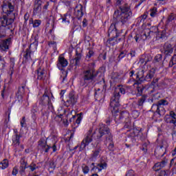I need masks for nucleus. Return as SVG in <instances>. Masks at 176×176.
<instances>
[{"instance_id": "obj_56", "label": "nucleus", "mask_w": 176, "mask_h": 176, "mask_svg": "<svg viewBox=\"0 0 176 176\" xmlns=\"http://www.w3.org/2000/svg\"><path fill=\"white\" fill-rule=\"evenodd\" d=\"M30 19V14L29 13H26L25 15H24V19H25V21H28V19Z\"/></svg>"}, {"instance_id": "obj_4", "label": "nucleus", "mask_w": 176, "mask_h": 176, "mask_svg": "<svg viewBox=\"0 0 176 176\" xmlns=\"http://www.w3.org/2000/svg\"><path fill=\"white\" fill-rule=\"evenodd\" d=\"M94 63H89L88 69L83 72V76L80 80V86H85L86 87L89 85L90 80H94L97 74L94 69Z\"/></svg>"}, {"instance_id": "obj_27", "label": "nucleus", "mask_w": 176, "mask_h": 176, "mask_svg": "<svg viewBox=\"0 0 176 176\" xmlns=\"http://www.w3.org/2000/svg\"><path fill=\"white\" fill-rule=\"evenodd\" d=\"M41 104L42 105H46V104H49L50 105V98L49 97V96H47V94H44L41 98Z\"/></svg>"}, {"instance_id": "obj_31", "label": "nucleus", "mask_w": 176, "mask_h": 176, "mask_svg": "<svg viewBox=\"0 0 176 176\" xmlns=\"http://www.w3.org/2000/svg\"><path fill=\"white\" fill-rule=\"evenodd\" d=\"M30 24H33L34 28H36L37 27L40 26L42 23V21L39 19H36L33 21L32 19H30Z\"/></svg>"}, {"instance_id": "obj_14", "label": "nucleus", "mask_w": 176, "mask_h": 176, "mask_svg": "<svg viewBox=\"0 0 176 176\" xmlns=\"http://www.w3.org/2000/svg\"><path fill=\"white\" fill-rule=\"evenodd\" d=\"M151 110L153 111V112H156V113H158L160 116H164V115L166 114V109L163 106L153 104Z\"/></svg>"}, {"instance_id": "obj_12", "label": "nucleus", "mask_w": 176, "mask_h": 176, "mask_svg": "<svg viewBox=\"0 0 176 176\" xmlns=\"http://www.w3.org/2000/svg\"><path fill=\"white\" fill-rule=\"evenodd\" d=\"M10 43H12L11 38L0 40V52L1 53H6V52L9 50V46H10Z\"/></svg>"}, {"instance_id": "obj_26", "label": "nucleus", "mask_w": 176, "mask_h": 176, "mask_svg": "<svg viewBox=\"0 0 176 176\" xmlns=\"http://www.w3.org/2000/svg\"><path fill=\"white\" fill-rule=\"evenodd\" d=\"M21 135L16 133L15 135L12 137V145L14 148H19L20 146V138Z\"/></svg>"}, {"instance_id": "obj_41", "label": "nucleus", "mask_w": 176, "mask_h": 176, "mask_svg": "<svg viewBox=\"0 0 176 176\" xmlns=\"http://www.w3.org/2000/svg\"><path fill=\"white\" fill-rule=\"evenodd\" d=\"M159 78H153L151 82V86H153L154 87H156V86L158 87V86H160L158 83Z\"/></svg>"}, {"instance_id": "obj_43", "label": "nucleus", "mask_w": 176, "mask_h": 176, "mask_svg": "<svg viewBox=\"0 0 176 176\" xmlns=\"http://www.w3.org/2000/svg\"><path fill=\"white\" fill-rule=\"evenodd\" d=\"M100 152H101V148L98 147V148L94 152L92 157H97V156L100 155Z\"/></svg>"}, {"instance_id": "obj_35", "label": "nucleus", "mask_w": 176, "mask_h": 176, "mask_svg": "<svg viewBox=\"0 0 176 176\" xmlns=\"http://www.w3.org/2000/svg\"><path fill=\"white\" fill-rule=\"evenodd\" d=\"M107 166H108L107 162L101 161L100 163L98 164V167L100 168H98V171H101L102 170H104V168H107Z\"/></svg>"}, {"instance_id": "obj_64", "label": "nucleus", "mask_w": 176, "mask_h": 176, "mask_svg": "<svg viewBox=\"0 0 176 176\" xmlns=\"http://www.w3.org/2000/svg\"><path fill=\"white\" fill-rule=\"evenodd\" d=\"M124 56H126V54H125L124 52H121V53L120 54L118 58H123V57H124Z\"/></svg>"}, {"instance_id": "obj_17", "label": "nucleus", "mask_w": 176, "mask_h": 176, "mask_svg": "<svg viewBox=\"0 0 176 176\" xmlns=\"http://www.w3.org/2000/svg\"><path fill=\"white\" fill-rule=\"evenodd\" d=\"M153 58L152 56H151V54H145L142 56L139 60V63L140 64H144V65H146V64H148V63L151 62Z\"/></svg>"}, {"instance_id": "obj_24", "label": "nucleus", "mask_w": 176, "mask_h": 176, "mask_svg": "<svg viewBox=\"0 0 176 176\" xmlns=\"http://www.w3.org/2000/svg\"><path fill=\"white\" fill-rule=\"evenodd\" d=\"M163 146H160L156 148L155 150V156H156V157H163V156H164L166 151L163 150Z\"/></svg>"}, {"instance_id": "obj_19", "label": "nucleus", "mask_w": 176, "mask_h": 176, "mask_svg": "<svg viewBox=\"0 0 176 176\" xmlns=\"http://www.w3.org/2000/svg\"><path fill=\"white\" fill-rule=\"evenodd\" d=\"M162 53H164L165 56H170V54L173 53V47L171 46V44L166 43L164 45Z\"/></svg>"}, {"instance_id": "obj_52", "label": "nucleus", "mask_w": 176, "mask_h": 176, "mask_svg": "<svg viewBox=\"0 0 176 176\" xmlns=\"http://www.w3.org/2000/svg\"><path fill=\"white\" fill-rule=\"evenodd\" d=\"M126 176H135V173L133 170H129Z\"/></svg>"}, {"instance_id": "obj_39", "label": "nucleus", "mask_w": 176, "mask_h": 176, "mask_svg": "<svg viewBox=\"0 0 176 176\" xmlns=\"http://www.w3.org/2000/svg\"><path fill=\"white\" fill-rule=\"evenodd\" d=\"M168 102H167V100H160V101L157 102L156 104H154V105H157L158 107H163L164 105H168Z\"/></svg>"}, {"instance_id": "obj_34", "label": "nucleus", "mask_w": 176, "mask_h": 176, "mask_svg": "<svg viewBox=\"0 0 176 176\" xmlns=\"http://www.w3.org/2000/svg\"><path fill=\"white\" fill-rule=\"evenodd\" d=\"M128 141L129 144H126V146L127 148L130 147V146H133V145H134V144H135V138H134V137H130L128 138Z\"/></svg>"}, {"instance_id": "obj_22", "label": "nucleus", "mask_w": 176, "mask_h": 176, "mask_svg": "<svg viewBox=\"0 0 176 176\" xmlns=\"http://www.w3.org/2000/svg\"><path fill=\"white\" fill-rule=\"evenodd\" d=\"M166 163H168L167 160H164L162 161L161 162H157L153 167V170H154V171H159L160 170H162V168H163V167H164V166H166Z\"/></svg>"}, {"instance_id": "obj_23", "label": "nucleus", "mask_w": 176, "mask_h": 176, "mask_svg": "<svg viewBox=\"0 0 176 176\" xmlns=\"http://www.w3.org/2000/svg\"><path fill=\"white\" fill-rule=\"evenodd\" d=\"M82 59V54L78 53L76 51V56L74 59L71 60V64H74V65L78 66L80 64V60Z\"/></svg>"}, {"instance_id": "obj_5", "label": "nucleus", "mask_w": 176, "mask_h": 176, "mask_svg": "<svg viewBox=\"0 0 176 176\" xmlns=\"http://www.w3.org/2000/svg\"><path fill=\"white\" fill-rule=\"evenodd\" d=\"M120 93L121 94H126V87H120L116 89L110 102V106L112 108H116L120 105Z\"/></svg>"}, {"instance_id": "obj_10", "label": "nucleus", "mask_w": 176, "mask_h": 176, "mask_svg": "<svg viewBox=\"0 0 176 176\" xmlns=\"http://www.w3.org/2000/svg\"><path fill=\"white\" fill-rule=\"evenodd\" d=\"M164 120L166 123L173 124L174 127H176V113L174 111H170L169 114L165 116Z\"/></svg>"}, {"instance_id": "obj_13", "label": "nucleus", "mask_w": 176, "mask_h": 176, "mask_svg": "<svg viewBox=\"0 0 176 176\" xmlns=\"http://www.w3.org/2000/svg\"><path fill=\"white\" fill-rule=\"evenodd\" d=\"M38 148L40 149H43L45 153H47L50 148H52L51 146L47 145V142L45 140V138H41L38 142Z\"/></svg>"}, {"instance_id": "obj_53", "label": "nucleus", "mask_w": 176, "mask_h": 176, "mask_svg": "<svg viewBox=\"0 0 176 176\" xmlns=\"http://www.w3.org/2000/svg\"><path fill=\"white\" fill-rule=\"evenodd\" d=\"M27 162H25V160L24 158H22L21 160V166H25V167H27Z\"/></svg>"}, {"instance_id": "obj_20", "label": "nucleus", "mask_w": 176, "mask_h": 176, "mask_svg": "<svg viewBox=\"0 0 176 176\" xmlns=\"http://www.w3.org/2000/svg\"><path fill=\"white\" fill-rule=\"evenodd\" d=\"M130 114L127 111H122L120 113V120L123 122L124 123H128L130 122Z\"/></svg>"}, {"instance_id": "obj_16", "label": "nucleus", "mask_w": 176, "mask_h": 176, "mask_svg": "<svg viewBox=\"0 0 176 176\" xmlns=\"http://www.w3.org/2000/svg\"><path fill=\"white\" fill-rule=\"evenodd\" d=\"M25 91V85H21V87H19L18 89V91L16 94V98H17V100L19 102H21L23 101V96H24V93Z\"/></svg>"}, {"instance_id": "obj_49", "label": "nucleus", "mask_w": 176, "mask_h": 176, "mask_svg": "<svg viewBox=\"0 0 176 176\" xmlns=\"http://www.w3.org/2000/svg\"><path fill=\"white\" fill-rule=\"evenodd\" d=\"M25 168H28V166H20L19 167V173L23 175L25 172Z\"/></svg>"}, {"instance_id": "obj_2", "label": "nucleus", "mask_w": 176, "mask_h": 176, "mask_svg": "<svg viewBox=\"0 0 176 176\" xmlns=\"http://www.w3.org/2000/svg\"><path fill=\"white\" fill-rule=\"evenodd\" d=\"M94 134H96V140L98 141H109L110 143L108 146V149L113 151L114 145L112 143V134L107 125L100 123L98 130Z\"/></svg>"}, {"instance_id": "obj_29", "label": "nucleus", "mask_w": 176, "mask_h": 176, "mask_svg": "<svg viewBox=\"0 0 176 176\" xmlns=\"http://www.w3.org/2000/svg\"><path fill=\"white\" fill-rule=\"evenodd\" d=\"M73 17L71 16V13L70 12H67L64 16L62 18L63 21L65 23H69L71 20H73Z\"/></svg>"}, {"instance_id": "obj_45", "label": "nucleus", "mask_w": 176, "mask_h": 176, "mask_svg": "<svg viewBox=\"0 0 176 176\" xmlns=\"http://www.w3.org/2000/svg\"><path fill=\"white\" fill-rule=\"evenodd\" d=\"M137 91V97H140V96H142V91H144V88L141 87H138Z\"/></svg>"}, {"instance_id": "obj_59", "label": "nucleus", "mask_w": 176, "mask_h": 176, "mask_svg": "<svg viewBox=\"0 0 176 176\" xmlns=\"http://www.w3.org/2000/svg\"><path fill=\"white\" fill-rule=\"evenodd\" d=\"M131 57H135V50H131L129 53Z\"/></svg>"}, {"instance_id": "obj_40", "label": "nucleus", "mask_w": 176, "mask_h": 176, "mask_svg": "<svg viewBox=\"0 0 176 176\" xmlns=\"http://www.w3.org/2000/svg\"><path fill=\"white\" fill-rule=\"evenodd\" d=\"M28 168H30V170L31 171H35V169L38 168V166H36V164L32 162L30 164V166H27Z\"/></svg>"}, {"instance_id": "obj_9", "label": "nucleus", "mask_w": 176, "mask_h": 176, "mask_svg": "<svg viewBox=\"0 0 176 176\" xmlns=\"http://www.w3.org/2000/svg\"><path fill=\"white\" fill-rule=\"evenodd\" d=\"M151 30L148 28L145 29L141 34H136L134 36V39L135 42H141V41H146V39H149L151 38Z\"/></svg>"}, {"instance_id": "obj_63", "label": "nucleus", "mask_w": 176, "mask_h": 176, "mask_svg": "<svg viewBox=\"0 0 176 176\" xmlns=\"http://www.w3.org/2000/svg\"><path fill=\"white\" fill-rule=\"evenodd\" d=\"M51 148L53 149V152H56L57 151V146H56V144H54Z\"/></svg>"}, {"instance_id": "obj_3", "label": "nucleus", "mask_w": 176, "mask_h": 176, "mask_svg": "<svg viewBox=\"0 0 176 176\" xmlns=\"http://www.w3.org/2000/svg\"><path fill=\"white\" fill-rule=\"evenodd\" d=\"M120 10H116L113 14V19H116V21L122 23V24H126L131 16H133V12L130 10V6L127 4L120 7Z\"/></svg>"}, {"instance_id": "obj_47", "label": "nucleus", "mask_w": 176, "mask_h": 176, "mask_svg": "<svg viewBox=\"0 0 176 176\" xmlns=\"http://www.w3.org/2000/svg\"><path fill=\"white\" fill-rule=\"evenodd\" d=\"M174 19H175V17H174V15L173 14L169 15L166 22V25L170 24V23H171V21H173Z\"/></svg>"}, {"instance_id": "obj_1", "label": "nucleus", "mask_w": 176, "mask_h": 176, "mask_svg": "<svg viewBox=\"0 0 176 176\" xmlns=\"http://www.w3.org/2000/svg\"><path fill=\"white\" fill-rule=\"evenodd\" d=\"M6 9V6H3V12L7 14L8 16L3 15V17L0 18V40L3 39L6 37V30H10V32H14V27L13 23H14V19H16V13L13 12L14 7L11 3H8Z\"/></svg>"}, {"instance_id": "obj_46", "label": "nucleus", "mask_w": 176, "mask_h": 176, "mask_svg": "<svg viewBox=\"0 0 176 176\" xmlns=\"http://www.w3.org/2000/svg\"><path fill=\"white\" fill-rule=\"evenodd\" d=\"M93 56H94V52H93V50H89L88 52V53L87 54L86 59L89 60V58H91V57H93Z\"/></svg>"}, {"instance_id": "obj_11", "label": "nucleus", "mask_w": 176, "mask_h": 176, "mask_svg": "<svg viewBox=\"0 0 176 176\" xmlns=\"http://www.w3.org/2000/svg\"><path fill=\"white\" fill-rule=\"evenodd\" d=\"M93 135H94V133H92L91 131H89L87 133L86 137L83 139V140L81 142V145L80 146V151H83L90 142L93 141Z\"/></svg>"}, {"instance_id": "obj_50", "label": "nucleus", "mask_w": 176, "mask_h": 176, "mask_svg": "<svg viewBox=\"0 0 176 176\" xmlns=\"http://www.w3.org/2000/svg\"><path fill=\"white\" fill-rule=\"evenodd\" d=\"M21 127L27 126V123H25V117L22 118V120H21Z\"/></svg>"}, {"instance_id": "obj_61", "label": "nucleus", "mask_w": 176, "mask_h": 176, "mask_svg": "<svg viewBox=\"0 0 176 176\" xmlns=\"http://www.w3.org/2000/svg\"><path fill=\"white\" fill-rule=\"evenodd\" d=\"M167 175V173L165 172V170H161L160 173V176H166Z\"/></svg>"}, {"instance_id": "obj_8", "label": "nucleus", "mask_w": 176, "mask_h": 176, "mask_svg": "<svg viewBox=\"0 0 176 176\" xmlns=\"http://www.w3.org/2000/svg\"><path fill=\"white\" fill-rule=\"evenodd\" d=\"M155 74H156V70L154 68H152L147 72L145 77H140V75L137 74L136 78L137 79H138L139 83H141V82H144V80H146V82H151V80H152V79L155 78Z\"/></svg>"}, {"instance_id": "obj_28", "label": "nucleus", "mask_w": 176, "mask_h": 176, "mask_svg": "<svg viewBox=\"0 0 176 176\" xmlns=\"http://www.w3.org/2000/svg\"><path fill=\"white\" fill-rule=\"evenodd\" d=\"M41 10H42V4L34 3L33 14H38V13H41Z\"/></svg>"}, {"instance_id": "obj_18", "label": "nucleus", "mask_w": 176, "mask_h": 176, "mask_svg": "<svg viewBox=\"0 0 176 176\" xmlns=\"http://www.w3.org/2000/svg\"><path fill=\"white\" fill-rule=\"evenodd\" d=\"M67 65H68V60H67V59H65V58L63 56H59L57 63V67L58 69L62 70L63 68L67 67Z\"/></svg>"}, {"instance_id": "obj_60", "label": "nucleus", "mask_w": 176, "mask_h": 176, "mask_svg": "<svg viewBox=\"0 0 176 176\" xmlns=\"http://www.w3.org/2000/svg\"><path fill=\"white\" fill-rule=\"evenodd\" d=\"M80 120H82V117H78V118L76 120V123H77V124H80Z\"/></svg>"}, {"instance_id": "obj_37", "label": "nucleus", "mask_w": 176, "mask_h": 176, "mask_svg": "<svg viewBox=\"0 0 176 176\" xmlns=\"http://www.w3.org/2000/svg\"><path fill=\"white\" fill-rule=\"evenodd\" d=\"M6 67V61H5V58L3 56H0V69H3Z\"/></svg>"}, {"instance_id": "obj_15", "label": "nucleus", "mask_w": 176, "mask_h": 176, "mask_svg": "<svg viewBox=\"0 0 176 176\" xmlns=\"http://www.w3.org/2000/svg\"><path fill=\"white\" fill-rule=\"evenodd\" d=\"M74 14L77 19H82L83 16V6L81 4L78 5L74 10Z\"/></svg>"}, {"instance_id": "obj_6", "label": "nucleus", "mask_w": 176, "mask_h": 176, "mask_svg": "<svg viewBox=\"0 0 176 176\" xmlns=\"http://www.w3.org/2000/svg\"><path fill=\"white\" fill-rule=\"evenodd\" d=\"M108 32L110 38L107 41V45L115 46V45H117L118 43V40H116V38L119 36L118 29H116V24L112 23L109 28Z\"/></svg>"}, {"instance_id": "obj_57", "label": "nucleus", "mask_w": 176, "mask_h": 176, "mask_svg": "<svg viewBox=\"0 0 176 176\" xmlns=\"http://www.w3.org/2000/svg\"><path fill=\"white\" fill-rule=\"evenodd\" d=\"M53 45L54 47H56V46L57 45V43H56V41H51L49 43V46H52Z\"/></svg>"}, {"instance_id": "obj_54", "label": "nucleus", "mask_w": 176, "mask_h": 176, "mask_svg": "<svg viewBox=\"0 0 176 176\" xmlns=\"http://www.w3.org/2000/svg\"><path fill=\"white\" fill-rule=\"evenodd\" d=\"M159 37L162 39H163V38H166V30H162V32L160 33V36Z\"/></svg>"}, {"instance_id": "obj_7", "label": "nucleus", "mask_w": 176, "mask_h": 176, "mask_svg": "<svg viewBox=\"0 0 176 176\" xmlns=\"http://www.w3.org/2000/svg\"><path fill=\"white\" fill-rule=\"evenodd\" d=\"M33 41H34L30 44L29 48L26 49L24 52L23 57L25 58V61H28L30 59L32 61V58H31V53H32V52H35L36 49H38V38L34 37Z\"/></svg>"}, {"instance_id": "obj_62", "label": "nucleus", "mask_w": 176, "mask_h": 176, "mask_svg": "<svg viewBox=\"0 0 176 176\" xmlns=\"http://www.w3.org/2000/svg\"><path fill=\"white\" fill-rule=\"evenodd\" d=\"M172 137H173V141H176V131H175L172 133Z\"/></svg>"}, {"instance_id": "obj_21", "label": "nucleus", "mask_w": 176, "mask_h": 176, "mask_svg": "<svg viewBox=\"0 0 176 176\" xmlns=\"http://www.w3.org/2000/svg\"><path fill=\"white\" fill-rule=\"evenodd\" d=\"M37 79L39 80H43L46 76V70L43 67H39L36 71Z\"/></svg>"}, {"instance_id": "obj_36", "label": "nucleus", "mask_w": 176, "mask_h": 176, "mask_svg": "<svg viewBox=\"0 0 176 176\" xmlns=\"http://www.w3.org/2000/svg\"><path fill=\"white\" fill-rule=\"evenodd\" d=\"M150 12L151 17H156V16H157V8L156 7L151 8Z\"/></svg>"}, {"instance_id": "obj_38", "label": "nucleus", "mask_w": 176, "mask_h": 176, "mask_svg": "<svg viewBox=\"0 0 176 176\" xmlns=\"http://www.w3.org/2000/svg\"><path fill=\"white\" fill-rule=\"evenodd\" d=\"M148 17V12H144V14L141 15L139 18L138 20L140 23H144L145 20H146Z\"/></svg>"}, {"instance_id": "obj_44", "label": "nucleus", "mask_w": 176, "mask_h": 176, "mask_svg": "<svg viewBox=\"0 0 176 176\" xmlns=\"http://www.w3.org/2000/svg\"><path fill=\"white\" fill-rule=\"evenodd\" d=\"M72 113H74V110H72L69 114H67V120H68V118H69V122H72V120H74V118H75V116H74Z\"/></svg>"}, {"instance_id": "obj_48", "label": "nucleus", "mask_w": 176, "mask_h": 176, "mask_svg": "<svg viewBox=\"0 0 176 176\" xmlns=\"http://www.w3.org/2000/svg\"><path fill=\"white\" fill-rule=\"evenodd\" d=\"M82 171H83L84 174H87L89 173V171H90L89 166H87L85 164H82Z\"/></svg>"}, {"instance_id": "obj_30", "label": "nucleus", "mask_w": 176, "mask_h": 176, "mask_svg": "<svg viewBox=\"0 0 176 176\" xmlns=\"http://www.w3.org/2000/svg\"><path fill=\"white\" fill-rule=\"evenodd\" d=\"M8 167H9V161L7 159H4L0 162V168H1V170H5V168H8Z\"/></svg>"}, {"instance_id": "obj_33", "label": "nucleus", "mask_w": 176, "mask_h": 176, "mask_svg": "<svg viewBox=\"0 0 176 176\" xmlns=\"http://www.w3.org/2000/svg\"><path fill=\"white\" fill-rule=\"evenodd\" d=\"M147 98H148V95L142 96V97L138 102V105H139V107H142L144 105V102H145Z\"/></svg>"}, {"instance_id": "obj_42", "label": "nucleus", "mask_w": 176, "mask_h": 176, "mask_svg": "<svg viewBox=\"0 0 176 176\" xmlns=\"http://www.w3.org/2000/svg\"><path fill=\"white\" fill-rule=\"evenodd\" d=\"M175 64H176V55H173L170 59L169 62V67H173V65H175Z\"/></svg>"}, {"instance_id": "obj_51", "label": "nucleus", "mask_w": 176, "mask_h": 176, "mask_svg": "<svg viewBox=\"0 0 176 176\" xmlns=\"http://www.w3.org/2000/svg\"><path fill=\"white\" fill-rule=\"evenodd\" d=\"M162 54H157V55L155 57V60L157 63H160V61H162Z\"/></svg>"}, {"instance_id": "obj_58", "label": "nucleus", "mask_w": 176, "mask_h": 176, "mask_svg": "<svg viewBox=\"0 0 176 176\" xmlns=\"http://www.w3.org/2000/svg\"><path fill=\"white\" fill-rule=\"evenodd\" d=\"M50 167L51 168H56V164H54V162H51L50 163Z\"/></svg>"}, {"instance_id": "obj_32", "label": "nucleus", "mask_w": 176, "mask_h": 176, "mask_svg": "<svg viewBox=\"0 0 176 176\" xmlns=\"http://www.w3.org/2000/svg\"><path fill=\"white\" fill-rule=\"evenodd\" d=\"M95 98L96 100L101 101V100L104 98V94L102 93V91H96L95 92Z\"/></svg>"}, {"instance_id": "obj_55", "label": "nucleus", "mask_w": 176, "mask_h": 176, "mask_svg": "<svg viewBox=\"0 0 176 176\" xmlns=\"http://www.w3.org/2000/svg\"><path fill=\"white\" fill-rule=\"evenodd\" d=\"M18 173H19V169L14 167L12 170V175H17Z\"/></svg>"}, {"instance_id": "obj_25", "label": "nucleus", "mask_w": 176, "mask_h": 176, "mask_svg": "<svg viewBox=\"0 0 176 176\" xmlns=\"http://www.w3.org/2000/svg\"><path fill=\"white\" fill-rule=\"evenodd\" d=\"M67 102L70 105H74L76 104V98H75V91H72L69 94V100H67Z\"/></svg>"}]
</instances>
